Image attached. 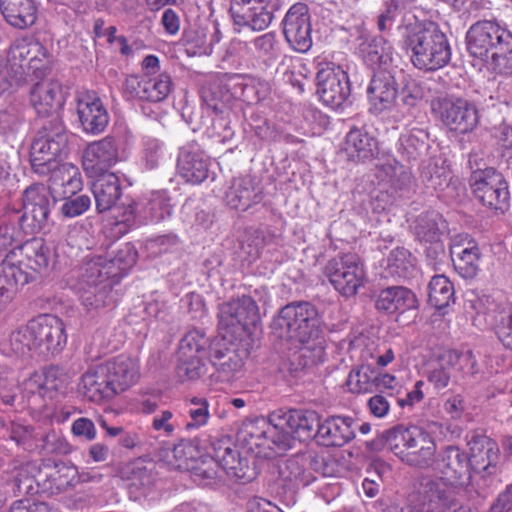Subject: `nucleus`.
Instances as JSON below:
<instances>
[{"label": "nucleus", "instance_id": "f257e3e1", "mask_svg": "<svg viewBox=\"0 0 512 512\" xmlns=\"http://www.w3.org/2000/svg\"><path fill=\"white\" fill-rule=\"evenodd\" d=\"M318 311L310 302H293L283 307L273 321L278 337L298 343L300 347L291 358L294 370L305 369L322 361V346L310 344L318 333Z\"/></svg>", "mask_w": 512, "mask_h": 512}, {"label": "nucleus", "instance_id": "f03ea898", "mask_svg": "<svg viewBox=\"0 0 512 512\" xmlns=\"http://www.w3.org/2000/svg\"><path fill=\"white\" fill-rule=\"evenodd\" d=\"M403 48L412 64L424 71H436L451 60V47L446 34L431 21H421L413 14H405L399 26Z\"/></svg>", "mask_w": 512, "mask_h": 512}, {"label": "nucleus", "instance_id": "7ed1b4c3", "mask_svg": "<svg viewBox=\"0 0 512 512\" xmlns=\"http://www.w3.org/2000/svg\"><path fill=\"white\" fill-rule=\"evenodd\" d=\"M67 342L63 321L51 314H42L10 335L11 347L16 354L35 352L39 355L58 353Z\"/></svg>", "mask_w": 512, "mask_h": 512}, {"label": "nucleus", "instance_id": "20e7f679", "mask_svg": "<svg viewBox=\"0 0 512 512\" xmlns=\"http://www.w3.org/2000/svg\"><path fill=\"white\" fill-rule=\"evenodd\" d=\"M386 438L394 455L409 466L429 469L435 462L436 442L430 433L417 426H395L387 430Z\"/></svg>", "mask_w": 512, "mask_h": 512}, {"label": "nucleus", "instance_id": "39448f33", "mask_svg": "<svg viewBox=\"0 0 512 512\" xmlns=\"http://www.w3.org/2000/svg\"><path fill=\"white\" fill-rule=\"evenodd\" d=\"M469 184L474 197L485 207L503 213L510 205V190L504 175L493 167L481 168L478 154L468 157Z\"/></svg>", "mask_w": 512, "mask_h": 512}, {"label": "nucleus", "instance_id": "423d86ee", "mask_svg": "<svg viewBox=\"0 0 512 512\" xmlns=\"http://www.w3.org/2000/svg\"><path fill=\"white\" fill-rule=\"evenodd\" d=\"M455 489L439 476H419L408 496L410 512H447L455 506Z\"/></svg>", "mask_w": 512, "mask_h": 512}, {"label": "nucleus", "instance_id": "0eeeda50", "mask_svg": "<svg viewBox=\"0 0 512 512\" xmlns=\"http://www.w3.org/2000/svg\"><path fill=\"white\" fill-rule=\"evenodd\" d=\"M68 152V132L59 115L50 117L31 144L30 161L34 173L47 172L45 161L58 159Z\"/></svg>", "mask_w": 512, "mask_h": 512}, {"label": "nucleus", "instance_id": "6e6552de", "mask_svg": "<svg viewBox=\"0 0 512 512\" xmlns=\"http://www.w3.org/2000/svg\"><path fill=\"white\" fill-rule=\"evenodd\" d=\"M323 274L334 289L345 297L356 295L358 289L364 286L366 279L362 259L352 252L340 253L328 260L323 268Z\"/></svg>", "mask_w": 512, "mask_h": 512}, {"label": "nucleus", "instance_id": "1a4fd4ad", "mask_svg": "<svg viewBox=\"0 0 512 512\" xmlns=\"http://www.w3.org/2000/svg\"><path fill=\"white\" fill-rule=\"evenodd\" d=\"M56 196L43 183H33L22 192L23 213L18 216L20 228L27 234L42 230L48 223Z\"/></svg>", "mask_w": 512, "mask_h": 512}, {"label": "nucleus", "instance_id": "9d476101", "mask_svg": "<svg viewBox=\"0 0 512 512\" xmlns=\"http://www.w3.org/2000/svg\"><path fill=\"white\" fill-rule=\"evenodd\" d=\"M433 111L451 131L466 134L473 131L479 122L476 106L463 98H438L432 104Z\"/></svg>", "mask_w": 512, "mask_h": 512}, {"label": "nucleus", "instance_id": "9b49d317", "mask_svg": "<svg viewBox=\"0 0 512 512\" xmlns=\"http://www.w3.org/2000/svg\"><path fill=\"white\" fill-rule=\"evenodd\" d=\"M512 33L492 20L477 21L466 33L467 50L471 56L487 60L499 44H509Z\"/></svg>", "mask_w": 512, "mask_h": 512}, {"label": "nucleus", "instance_id": "f8f14e48", "mask_svg": "<svg viewBox=\"0 0 512 512\" xmlns=\"http://www.w3.org/2000/svg\"><path fill=\"white\" fill-rule=\"evenodd\" d=\"M258 320V306L250 296L244 295L219 305L218 326L227 333L244 332L255 326Z\"/></svg>", "mask_w": 512, "mask_h": 512}, {"label": "nucleus", "instance_id": "ddd939ff", "mask_svg": "<svg viewBox=\"0 0 512 512\" xmlns=\"http://www.w3.org/2000/svg\"><path fill=\"white\" fill-rule=\"evenodd\" d=\"M280 7L281 0H231L230 12L236 25L262 31L269 27Z\"/></svg>", "mask_w": 512, "mask_h": 512}, {"label": "nucleus", "instance_id": "4468645a", "mask_svg": "<svg viewBox=\"0 0 512 512\" xmlns=\"http://www.w3.org/2000/svg\"><path fill=\"white\" fill-rule=\"evenodd\" d=\"M431 468L454 488L465 486L471 479L469 456L456 445H447L441 448L436 453L435 462Z\"/></svg>", "mask_w": 512, "mask_h": 512}, {"label": "nucleus", "instance_id": "2eb2a0df", "mask_svg": "<svg viewBox=\"0 0 512 512\" xmlns=\"http://www.w3.org/2000/svg\"><path fill=\"white\" fill-rule=\"evenodd\" d=\"M101 263L89 262L82 275L80 300L83 306L90 310L106 307L112 302V283L109 279L111 271H103Z\"/></svg>", "mask_w": 512, "mask_h": 512}, {"label": "nucleus", "instance_id": "dca6fc26", "mask_svg": "<svg viewBox=\"0 0 512 512\" xmlns=\"http://www.w3.org/2000/svg\"><path fill=\"white\" fill-rule=\"evenodd\" d=\"M316 86L321 101L332 109L342 107L351 94L348 74L340 67L326 66L319 69Z\"/></svg>", "mask_w": 512, "mask_h": 512}, {"label": "nucleus", "instance_id": "f3484780", "mask_svg": "<svg viewBox=\"0 0 512 512\" xmlns=\"http://www.w3.org/2000/svg\"><path fill=\"white\" fill-rule=\"evenodd\" d=\"M283 34L295 51L306 53L312 46V26L308 6L298 2L292 5L283 19Z\"/></svg>", "mask_w": 512, "mask_h": 512}, {"label": "nucleus", "instance_id": "a211bd4d", "mask_svg": "<svg viewBox=\"0 0 512 512\" xmlns=\"http://www.w3.org/2000/svg\"><path fill=\"white\" fill-rule=\"evenodd\" d=\"M467 446L470 454L471 472L482 477L495 474L499 459L497 443L485 433L473 430L466 435Z\"/></svg>", "mask_w": 512, "mask_h": 512}, {"label": "nucleus", "instance_id": "6ab92c4d", "mask_svg": "<svg viewBox=\"0 0 512 512\" xmlns=\"http://www.w3.org/2000/svg\"><path fill=\"white\" fill-rule=\"evenodd\" d=\"M455 271L463 279H474L480 270L481 251L478 243L467 234L457 235L450 245Z\"/></svg>", "mask_w": 512, "mask_h": 512}, {"label": "nucleus", "instance_id": "aec40b11", "mask_svg": "<svg viewBox=\"0 0 512 512\" xmlns=\"http://www.w3.org/2000/svg\"><path fill=\"white\" fill-rule=\"evenodd\" d=\"M207 458H211L221 465L222 470L232 477L244 482L252 480L247 461L242 459L229 437L215 439L210 443Z\"/></svg>", "mask_w": 512, "mask_h": 512}, {"label": "nucleus", "instance_id": "412c9836", "mask_svg": "<svg viewBox=\"0 0 512 512\" xmlns=\"http://www.w3.org/2000/svg\"><path fill=\"white\" fill-rule=\"evenodd\" d=\"M47 172L37 173L40 176H49V190L57 196L74 195L81 190L82 180L81 174L77 166L72 163L60 164L57 159L45 161Z\"/></svg>", "mask_w": 512, "mask_h": 512}, {"label": "nucleus", "instance_id": "4be33fe9", "mask_svg": "<svg viewBox=\"0 0 512 512\" xmlns=\"http://www.w3.org/2000/svg\"><path fill=\"white\" fill-rule=\"evenodd\" d=\"M210 158L196 142H189L179 149L177 169L181 177L192 184H200L208 178Z\"/></svg>", "mask_w": 512, "mask_h": 512}, {"label": "nucleus", "instance_id": "5701e85b", "mask_svg": "<svg viewBox=\"0 0 512 512\" xmlns=\"http://www.w3.org/2000/svg\"><path fill=\"white\" fill-rule=\"evenodd\" d=\"M118 161V147L114 137L107 136L87 146L83 154L82 165L91 177L106 174Z\"/></svg>", "mask_w": 512, "mask_h": 512}, {"label": "nucleus", "instance_id": "b1692460", "mask_svg": "<svg viewBox=\"0 0 512 512\" xmlns=\"http://www.w3.org/2000/svg\"><path fill=\"white\" fill-rule=\"evenodd\" d=\"M398 94L396 78L389 69L376 71L367 87L370 110L376 114L393 107Z\"/></svg>", "mask_w": 512, "mask_h": 512}, {"label": "nucleus", "instance_id": "393cba45", "mask_svg": "<svg viewBox=\"0 0 512 512\" xmlns=\"http://www.w3.org/2000/svg\"><path fill=\"white\" fill-rule=\"evenodd\" d=\"M77 114L83 131L92 135L102 133L110 120L106 107L94 92H86L78 97Z\"/></svg>", "mask_w": 512, "mask_h": 512}, {"label": "nucleus", "instance_id": "a878e982", "mask_svg": "<svg viewBox=\"0 0 512 512\" xmlns=\"http://www.w3.org/2000/svg\"><path fill=\"white\" fill-rule=\"evenodd\" d=\"M29 102L40 117H54L64 104L61 84L56 80H40L29 92Z\"/></svg>", "mask_w": 512, "mask_h": 512}, {"label": "nucleus", "instance_id": "bb28decb", "mask_svg": "<svg viewBox=\"0 0 512 512\" xmlns=\"http://www.w3.org/2000/svg\"><path fill=\"white\" fill-rule=\"evenodd\" d=\"M13 249L16 253L20 251L23 255V259L16 265L22 269L23 267L29 269L28 272L33 274V280L36 274H46L54 264L55 254L42 238H33Z\"/></svg>", "mask_w": 512, "mask_h": 512}, {"label": "nucleus", "instance_id": "cd10ccee", "mask_svg": "<svg viewBox=\"0 0 512 512\" xmlns=\"http://www.w3.org/2000/svg\"><path fill=\"white\" fill-rule=\"evenodd\" d=\"M357 422L349 416H330L320 421L316 441L325 447H342L355 437Z\"/></svg>", "mask_w": 512, "mask_h": 512}, {"label": "nucleus", "instance_id": "c85d7f7f", "mask_svg": "<svg viewBox=\"0 0 512 512\" xmlns=\"http://www.w3.org/2000/svg\"><path fill=\"white\" fill-rule=\"evenodd\" d=\"M15 249L10 250L0 263V306L12 300L19 286L33 281V274L16 265Z\"/></svg>", "mask_w": 512, "mask_h": 512}, {"label": "nucleus", "instance_id": "c756f323", "mask_svg": "<svg viewBox=\"0 0 512 512\" xmlns=\"http://www.w3.org/2000/svg\"><path fill=\"white\" fill-rule=\"evenodd\" d=\"M263 199V189L256 178L244 176L234 178L225 194L227 205L238 211H246Z\"/></svg>", "mask_w": 512, "mask_h": 512}, {"label": "nucleus", "instance_id": "7c9ffc66", "mask_svg": "<svg viewBox=\"0 0 512 512\" xmlns=\"http://www.w3.org/2000/svg\"><path fill=\"white\" fill-rule=\"evenodd\" d=\"M459 361L470 363L471 368L468 371L471 374L477 372L475 369L476 361L471 352L465 354L458 353L455 350H448L441 354L438 359L430 365L427 379L436 389H444L448 386L454 367Z\"/></svg>", "mask_w": 512, "mask_h": 512}, {"label": "nucleus", "instance_id": "2f4dec72", "mask_svg": "<svg viewBox=\"0 0 512 512\" xmlns=\"http://www.w3.org/2000/svg\"><path fill=\"white\" fill-rule=\"evenodd\" d=\"M375 308L387 315L402 314L417 309L418 299L415 293L404 286H389L375 295Z\"/></svg>", "mask_w": 512, "mask_h": 512}, {"label": "nucleus", "instance_id": "473e14b6", "mask_svg": "<svg viewBox=\"0 0 512 512\" xmlns=\"http://www.w3.org/2000/svg\"><path fill=\"white\" fill-rule=\"evenodd\" d=\"M245 351H239L224 341L214 343L209 353V361L222 380L228 381L240 372L244 366Z\"/></svg>", "mask_w": 512, "mask_h": 512}, {"label": "nucleus", "instance_id": "72a5a7b5", "mask_svg": "<svg viewBox=\"0 0 512 512\" xmlns=\"http://www.w3.org/2000/svg\"><path fill=\"white\" fill-rule=\"evenodd\" d=\"M100 364L115 390V395L130 388L139 378L137 364L126 356L120 355Z\"/></svg>", "mask_w": 512, "mask_h": 512}, {"label": "nucleus", "instance_id": "f704fd0d", "mask_svg": "<svg viewBox=\"0 0 512 512\" xmlns=\"http://www.w3.org/2000/svg\"><path fill=\"white\" fill-rule=\"evenodd\" d=\"M282 417V423L286 424L294 439L306 441L316 439L317 429L320 425V415L312 410L290 409L278 410Z\"/></svg>", "mask_w": 512, "mask_h": 512}, {"label": "nucleus", "instance_id": "c9c22d12", "mask_svg": "<svg viewBox=\"0 0 512 512\" xmlns=\"http://www.w3.org/2000/svg\"><path fill=\"white\" fill-rule=\"evenodd\" d=\"M79 391L87 400L96 403L115 396V390H113L101 364L90 367L81 376Z\"/></svg>", "mask_w": 512, "mask_h": 512}, {"label": "nucleus", "instance_id": "e433bc0d", "mask_svg": "<svg viewBox=\"0 0 512 512\" xmlns=\"http://www.w3.org/2000/svg\"><path fill=\"white\" fill-rule=\"evenodd\" d=\"M377 150L376 139L364 128H351L346 134L344 152L348 160L360 163L374 157Z\"/></svg>", "mask_w": 512, "mask_h": 512}, {"label": "nucleus", "instance_id": "4c0bfd02", "mask_svg": "<svg viewBox=\"0 0 512 512\" xmlns=\"http://www.w3.org/2000/svg\"><path fill=\"white\" fill-rule=\"evenodd\" d=\"M92 184L96 209L99 213L111 210L120 200L122 188L119 177L114 173L100 174Z\"/></svg>", "mask_w": 512, "mask_h": 512}, {"label": "nucleus", "instance_id": "58836bf2", "mask_svg": "<svg viewBox=\"0 0 512 512\" xmlns=\"http://www.w3.org/2000/svg\"><path fill=\"white\" fill-rule=\"evenodd\" d=\"M0 9L6 22L17 29H26L37 20V6L33 0H0Z\"/></svg>", "mask_w": 512, "mask_h": 512}, {"label": "nucleus", "instance_id": "ea45409f", "mask_svg": "<svg viewBox=\"0 0 512 512\" xmlns=\"http://www.w3.org/2000/svg\"><path fill=\"white\" fill-rule=\"evenodd\" d=\"M359 53L368 66L388 69L393 62L394 48L384 37L377 36L363 41L359 45Z\"/></svg>", "mask_w": 512, "mask_h": 512}, {"label": "nucleus", "instance_id": "a19ab883", "mask_svg": "<svg viewBox=\"0 0 512 512\" xmlns=\"http://www.w3.org/2000/svg\"><path fill=\"white\" fill-rule=\"evenodd\" d=\"M415 238L421 242L440 240L448 227L443 216L437 211H426L416 217L411 226Z\"/></svg>", "mask_w": 512, "mask_h": 512}, {"label": "nucleus", "instance_id": "79ce46f5", "mask_svg": "<svg viewBox=\"0 0 512 512\" xmlns=\"http://www.w3.org/2000/svg\"><path fill=\"white\" fill-rule=\"evenodd\" d=\"M377 178L395 193L409 191L414 183L412 173L395 159L377 165Z\"/></svg>", "mask_w": 512, "mask_h": 512}, {"label": "nucleus", "instance_id": "37998d69", "mask_svg": "<svg viewBox=\"0 0 512 512\" xmlns=\"http://www.w3.org/2000/svg\"><path fill=\"white\" fill-rule=\"evenodd\" d=\"M279 478L290 489L305 487L315 480L313 473L306 467L301 453L279 464Z\"/></svg>", "mask_w": 512, "mask_h": 512}, {"label": "nucleus", "instance_id": "c03bdc74", "mask_svg": "<svg viewBox=\"0 0 512 512\" xmlns=\"http://www.w3.org/2000/svg\"><path fill=\"white\" fill-rule=\"evenodd\" d=\"M139 205V218L144 221L159 222L172 212L171 199L165 190L151 192L149 196L139 200Z\"/></svg>", "mask_w": 512, "mask_h": 512}, {"label": "nucleus", "instance_id": "a18cd8bd", "mask_svg": "<svg viewBox=\"0 0 512 512\" xmlns=\"http://www.w3.org/2000/svg\"><path fill=\"white\" fill-rule=\"evenodd\" d=\"M428 133L422 128H413L401 134L398 140V152L407 162L419 160L428 150Z\"/></svg>", "mask_w": 512, "mask_h": 512}, {"label": "nucleus", "instance_id": "49530a36", "mask_svg": "<svg viewBox=\"0 0 512 512\" xmlns=\"http://www.w3.org/2000/svg\"><path fill=\"white\" fill-rule=\"evenodd\" d=\"M278 411L273 412L269 417L265 449L273 453H282L292 448L294 437L286 424L282 423V417Z\"/></svg>", "mask_w": 512, "mask_h": 512}, {"label": "nucleus", "instance_id": "de8ad7c7", "mask_svg": "<svg viewBox=\"0 0 512 512\" xmlns=\"http://www.w3.org/2000/svg\"><path fill=\"white\" fill-rule=\"evenodd\" d=\"M268 424L269 421L265 418L245 420L238 431V440L250 450L254 448L265 450Z\"/></svg>", "mask_w": 512, "mask_h": 512}, {"label": "nucleus", "instance_id": "09e8293b", "mask_svg": "<svg viewBox=\"0 0 512 512\" xmlns=\"http://www.w3.org/2000/svg\"><path fill=\"white\" fill-rule=\"evenodd\" d=\"M120 476L128 482L130 488L144 492L148 491L155 481V475L141 460L125 464L120 469Z\"/></svg>", "mask_w": 512, "mask_h": 512}, {"label": "nucleus", "instance_id": "8fccbe9b", "mask_svg": "<svg viewBox=\"0 0 512 512\" xmlns=\"http://www.w3.org/2000/svg\"><path fill=\"white\" fill-rule=\"evenodd\" d=\"M454 286L444 275H435L428 284V302L437 310H442L454 303Z\"/></svg>", "mask_w": 512, "mask_h": 512}, {"label": "nucleus", "instance_id": "3c124183", "mask_svg": "<svg viewBox=\"0 0 512 512\" xmlns=\"http://www.w3.org/2000/svg\"><path fill=\"white\" fill-rule=\"evenodd\" d=\"M136 261V249L130 243H125L106 263H104L101 258L92 260L91 262L101 263L100 267L103 269V271H111L112 273L109 274L110 278L111 276L127 273V271L135 265Z\"/></svg>", "mask_w": 512, "mask_h": 512}, {"label": "nucleus", "instance_id": "603ef678", "mask_svg": "<svg viewBox=\"0 0 512 512\" xmlns=\"http://www.w3.org/2000/svg\"><path fill=\"white\" fill-rule=\"evenodd\" d=\"M170 455H167V463L174 469L189 471L202 457L198 447L191 441H180L173 445Z\"/></svg>", "mask_w": 512, "mask_h": 512}, {"label": "nucleus", "instance_id": "864d4df0", "mask_svg": "<svg viewBox=\"0 0 512 512\" xmlns=\"http://www.w3.org/2000/svg\"><path fill=\"white\" fill-rule=\"evenodd\" d=\"M378 370L370 365L353 368L347 378L348 390L355 394L373 392L377 387Z\"/></svg>", "mask_w": 512, "mask_h": 512}, {"label": "nucleus", "instance_id": "5fc2aeb1", "mask_svg": "<svg viewBox=\"0 0 512 512\" xmlns=\"http://www.w3.org/2000/svg\"><path fill=\"white\" fill-rule=\"evenodd\" d=\"M214 343L203 330L192 329L185 333L179 343L178 354L209 357Z\"/></svg>", "mask_w": 512, "mask_h": 512}, {"label": "nucleus", "instance_id": "6e6d98bb", "mask_svg": "<svg viewBox=\"0 0 512 512\" xmlns=\"http://www.w3.org/2000/svg\"><path fill=\"white\" fill-rule=\"evenodd\" d=\"M221 465L202 456L189 470L192 480L200 486H213L222 480Z\"/></svg>", "mask_w": 512, "mask_h": 512}, {"label": "nucleus", "instance_id": "4d7b16f0", "mask_svg": "<svg viewBox=\"0 0 512 512\" xmlns=\"http://www.w3.org/2000/svg\"><path fill=\"white\" fill-rule=\"evenodd\" d=\"M172 88L171 76L168 73H160L155 78L143 81V90L140 100L149 102H161L168 97Z\"/></svg>", "mask_w": 512, "mask_h": 512}, {"label": "nucleus", "instance_id": "13d9d810", "mask_svg": "<svg viewBox=\"0 0 512 512\" xmlns=\"http://www.w3.org/2000/svg\"><path fill=\"white\" fill-rule=\"evenodd\" d=\"M206 357L178 354L176 375L181 382L196 381L206 374Z\"/></svg>", "mask_w": 512, "mask_h": 512}, {"label": "nucleus", "instance_id": "bf43d9fd", "mask_svg": "<svg viewBox=\"0 0 512 512\" xmlns=\"http://www.w3.org/2000/svg\"><path fill=\"white\" fill-rule=\"evenodd\" d=\"M422 183L431 190L441 191L449 185L450 171L436 160H430L422 167L420 175Z\"/></svg>", "mask_w": 512, "mask_h": 512}, {"label": "nucleus", "instance_id": "052dcab7", "mask_svg": "<svg viewBox=\"0 0 512 512\" xmlns=\"http://www.w3.org/2000/svg\"><path fill=\"white\" fill-rule=\"evenodd\" d=\"M388 269L398 278H410L415 271V258L407 249L397 247L388 256Z\"/></svg>", "mask_w": 512, "mask_h": 512}, {"label": "nucleus", "instance_id": "680f3d73", "mask_svg": "<svg viewBox=\"0 0 512 512\" xmlns=\"http://www.w3.org/2000/svg\"><path fill=\"white\" fill-rule=\"evenodd\" d=\"M188 416L184 424L186 430L198 429L208 423L210 418L209 403L205 398H192L185 405Z\"/></svg>", "mask_w": 512, "mask_h": 512}, {"label": "nucleus", "instance_id": "e2e57ef3", "mask_svg": "<svg viewBox=\"0 0 512 512\" xmlns=\"http://www.w3.org/2000/svg\"><path fill=\"white\" fill-rule=\"evenodd\" d=\"M9 438L25 451H36L39 447V433L31 425L11 422L8 427Z\"/></svg>", "mask_w": 512, "mask_h": 512}, {"label": "nucleus", "instance_id": "0e129e2a", "mask_svg": "<svg viewBox=\"0 0 512 512\" xmlns=\"http://www.w3.org/2000/svg\"><path fill=\"white\" fill-rule=\"evenodd\" d=\"M46 55V48L39 42L28 39L15 41L10 47V56L14 61L31 62V60Z\"/></svg>", "mask_w": 512, "mask_h": 512}, {"label": "nucleus", "instance_id": "69168bd1", "mask_svg": "<svg viewBox=\"0 0 512 512\" xmlns=\"http://www.w3.org/2000/svg\"><path fill=\"white\" fill-rule=\"evenodd\" d=\"M112 209L116 225H123L125 230H127L134 224L135 219L139 217L141 207L139 201L136 202L133 198L126 196L121 202H117Z\"/></svg>", "mask_w": 512, "mask_h": 512}, {"label": "nucleus", "instance_id": "338daca9", "mask_svg": "<svg viewBox=\"0 0 512 512\" xmlns=\"http://www.w3.org/2000/svg\"><path fill=\"white\" fill-rule=\"evenodd\" d=\"M25 389L32 394L44 395L48 390H57L56 371L54 369L43 373L34 372L24 382Z\"/></svg>", "mask_w": 512, "mask_h": 512}, {"label": "nucleus", "instance_id": "774afa93", "mask_svg": "<svg viewBox=\"0 0 512 512\" xmlns=\"http://www.w3.org/2000/svg\"><path fill=\"white\" fill-rule=\"evenodd\" d=\"M490 68L498 74H512V36L510 43L496 46V49L490 53Z\"/></svg>", "mask_w": 512, "mask_h": 512}]
</instances>
